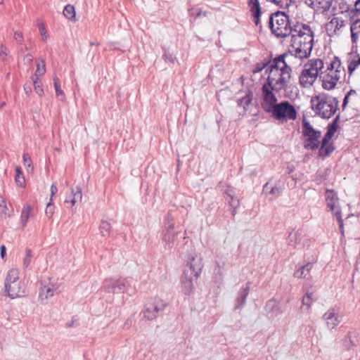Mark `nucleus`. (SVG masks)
Wrapping results in <instances>:
<instances>
[{
    "instance_id": "1",
    "label": "nucleus",
    "mask_w": 360,
    "mask_h": 360,
    "mask_svg": "<svg viewBox=\"0 0 360 360\" xmlns=\"http://www.w3.org/2000/svg\"><path fill=\"white\" fill-rule=\"evenodd\" d=\"M292 54H283L276 57L266 69V82L264 84L279 92L284 89L291 79L292 69L289 65Z\"/></svg>"
},
{
    "instance_id": "2",
    "label": "nucleus",
    "mask_w": 360,
    "mask_h": 360,
    "mask_svg": "<svg viewBox=\"0 0 360 360\" xmlns=\"http://www.w3.org/2000/svg\"><path fill=\"white\" fill-rule=\"evenodd\" d=\"M291 40L288 54L300 59L307 58L312 50L314 33L310 27L304 24H297L290 34Z\"/></svg>"
},
{
    "instance_id": "3",
    "label": "nucleus",
    "mask_w": 360,
    "mask_h": 360,
    "mask_svg": "<svg viewBox=\"0 0 360 360\" xmlns=\"http://www.w3.org/2000/svg\"><path fill=\"white\" fill-rule=\"evenodd\" d=\"M313 110L320 117L329 119L337 111L338 100L328 94H320L311 99Z\"/></svg>"
},
{
    "instance_id": "4",
    "label": "nucleus",
    "mask_w": 360,
    "mask_h": 360,
    "mask_svg": "<svg viewBox=\"0 0 360 360\" xmlns=\"http://www.w3.org/2000/svg\"><path fill=\"white\" fill-rule=\"evenodd\" d=\"M323 62L319 58L309 60L303 66L299 76V83L303 88H310L316 82L323 68Z\"/></svg>"
},
{
    "instance_id": "5",
    "label": "nucleus",
    "mask_w": 360,
    "mask_h": 360,
    "mask_svg": "<svg viewBox=\"0 0 360 360\" xmlns=\"http://www.w3.org/2000/svg\"><path fill=\"white\" fill-rule=\"evenodd\" d=\"M343 72L344 68L342 66L340 60L335 58L324 72L321 71L320 79L322 81L323 88L326 90L333 89Z\"/></svg>"
},
{
    "instance_id": "6",
    "label": "nucleus",
    "mask_w": 360,
    "mask_h": 360,
    "mask_svg": "<svg viewBox=\"0 0 360 360\" xmlns=\"http://www.w3.org/2000/svg\"><path fill=\"white\" fill-rule=\"evenodd\" d=\"M20 271L18 269H10L5 279V290L12 299L22 297L25 293V286L20 279Z\"/></svg>"
},
{
    "instance_id": "7",
    "label": "nucleus",
    "mask_w": 360,
    "mask_h": 360,
    "mask_svg": "<svg viewBox=\"0 0 360 360\" xmlns=\"http://www.w3.org/2000/svg\"><path fill=\"white\" fill-rule=\"evenodd\" d=\"M202 269V264L200 256L192 257L190 263V269L184 273L181 280L182 289L185 294H188L191 292L195 283H196L197 279L201 274Z\"/></svg>"
},
{
    "instance_id": "8",
    "label": "nucleus",
    "mask_w": 360,
    "mask_h": 360,
    "mask_svg": "<svg viewBox=\"0 0 360 360\" xmlns=\"http://www.w3.org/2000/svg\"><path fill=\"white\" fill-rule=\"evenodd\" d=\"M270 28L273 34L277 37H286L293 31L288 15L285 13L278 12L269 18Z\"/></svg>"
},
{
    "instance_id": "9",
    "label": "nucleus",
    "mask_w": 360,
    "mask_h": 360,
    "mask_svg": "<svg viewBox=\"0 0 360 360\" xmlns=\"http://www.w3.org/2000/svg\"><path fill=\"white\" fill-rule=\"evenodd\" d=\"M269 115L273 119L281 122L295 120L297 118V111L295 107L287 101L278 103Z\"/></svg>"
},
{
    "instance_id": "10",
    "label": "nucleus",
    "mask_w": 360,
    "mask_h": 360,
    "mask_svg": "<svg viewBox=\"0 0 360 360\" xmlns=\"http://www.w3.org/2000/svg\"><path fill=\"white\" fill-rule=\"evenodd\" d=\"M302 134L304 136V147L305 149L314 150L319 146L321 133L316 130L305 120L302 122Z\"/></svg>"
},
{
    "instance_id": "11",
    "label": "nucleus",
    "mask_w": 360,
    "mask_h": 360,
    "mask_svg": "<svg viewBox=\"0 0 360 360\" xmlns=\"http://www.w3.org/2000/svg\"><path fill=\"white\" fill-rule=\"evenodd\" d=\"M274 89L263 84L262 87L261 106L264 112L270 113L274 107L278 103Z\"/></svg>"
},
{
    "instance_id": "12",
    "label": "nucleus",
    "mask_w": 360,
    "mask_h": 360,
    "mask_svg": "<svg viewBox=\"0 0 360 360\" xmlns=\"http://www.w3.org/2000/svg\"><path fill=\"white\" fill-rule=\"evenodd\" d=\"M342 317L343 315L338 307H331L324 313L323 320L327 328L333 330L341 323Z\"/></svg>"
},
{
    "instance_id": "13",
    "label": "nucleus",
    "mask_w": 360,
    "mask_h": 360,
    "mask_svg": "<svg viewBox=\"0 0 360 360\" xmlns=\"http://www.w3.org/2000/svg\"><path fill=\"white\" fill-rule=\"evenodd\" d=\"M164 307L165 304L161 300L155 298L146 304L144 316L149 320H153L157 317L158 313L162 310Z\"/></svg>"
},
{
    "instance_id": "14",
    "label": "nucleus",
    "mask_w": 360,
    "mask_h": 360,
    "mask_svg": "<svg viewBox=\"0 0 360 360\" xmlns=\"http://www.w3.org/2000/svg\"><path fill=\"white\" fill-rule=\"evenodd\" d=\"M325 198L327 207L333 212L334 214L336 211L340 210L337 193L333 190H326Z\"/></svg>"
},
{
    "instance_id": "15",
    "label": "nucleus",
    "mask_w": 360,
    "mask_h": 360,
    "mask_svg": "<svg viewBox=\"0 0 360 360\" xmlns=\"http://www.w3.org/2000/svg\"><path fill=\"white\" fill-rule=\"evenodd\" d=\"M344 20L338 17L333 18L326 25V30L330 36L337 34L338 32L345 25Z\"/></svg>"
},
{
    "instance_id": "16",
    "label": "nucleus",
    "mask_w": 360,
    "mask_h": 360,
    "mask_svg": "<svg viewBox=\"0 0 360 360\" xmlns=\"http://www.w3.org/2000/svg\"><path fill=\"white\" fill-rule=\"evenodd\" d=\"M305 2L309 6L314 9L325 11L330 8L332 0H305Z\"/></svg>"
},
{
    "instance_id": "17",
    "label": "nucleus",
    "mask_w": 360,
    "mask_h": 360,
    "mask_svg": "<svg viewBox=\"0 0 360 360\" xmlns=\"http://www.w3.org/2000/svg\"><path fill=\"white\" fill-rule=\"evenodd\" d=\"M225 193L227 196L226 200L229 202L230 206L233 208L232 214L235 215L236 209L239 206V200L235 196L234 190L231 187H229L225 191Z\"/></svg>"
},
{
    "instance_id": "18",
    "label": "nucleus",
    "mask_w": 360,
    "mask_h": 360,
    "mask_svg": "<svg viewBox=\"0 0 360 360\" xmlns=\"http://www.w3.org/2000/svg\"><path fill=\"white\" fill-rule=\"evenodd\" d=\"M32 207L30 204H25L22 208L20 223L22 228H25L27 226L28 220L31 216Z\"/></svg>"
},
{
    "instance_id": "19",
    "label": "nucleus",
    "mask_w": 360,
    "mask_h": 360,
    "mask_svg": "<svg viewBox=\"0 0 360 360\" xmlns=\"http://www.w3.org/2000/svg\"><path fill=\"white\" fill-rule=\"evenodd\" d=\"M82 193L80 188H77L76 191H72V193L67 196L65 202L70 203L71 206L73 207L77 202L82 201Z\"/></svg>"
},
{
    "instance_id": "20",
    "label": "nucleus",
    "mask_w": 360,
    "mask_h": 360,
    "mask_svg": "<svg viewBox=\"0 0 360 360\" xmlns=\"http://www.w3.org/2000/svg\"><path fill=\"white\" fill-rule=\"evenodd\" d=\"M249 6L250 11L255 18V22L256 25L259 23V17L260 15V6L258 0H249Z\"/></svg>"
},
{
    "instance_id": "21",
    "label": "nucleus",
    "mask_w": 360,
    "mask_h": 360,
    "mask_svg": "<svg viewBox=\"0 0 360 360\" xmlns=\"http://www.w3.org/2000/svg\"><path fill=\"white\" fill-rule=\"evenodd\" d=\"M265 309L268 313L275 314L276 315L282 313V311L280 309L279 303L274 300H269L266 302Z\"/></svg>"
},
{
    "instance_id": "22",
    "label": "nucleus",
    "mask_w": 360,
    "mask_h": 360,
    "mask_svg": "<svg viewBox=\"0 0 360 360\" xmlns=\"http://www.w3.org/2000/svg\"><path fill=\"white\" fill-rule=\"evenodd\" d=\"M252 94L251 92H248L245 94V96H243L238 101V105L243 108V112H245L248 109L249 105L252 103Z\"/></svg>"
},
{
    "instance_id": "23",
    "label": "nucleus",
    "mask_w": 360,
    "mask_h": 360,
    "mask_svg": "<svg viewBox=\"0 0 360 360\" xmlns=\"http://www.w3.org/2000/svg\"><path fill=\"white\" fill-rule=\"evenodd\" d=\"M359 342L356 333L355 332H349L345 338V345L348 348L356 346Z\"/></svg>"
},
{
    "instance_id": "24",
    "label": "nucleus",
    "mask_w": 360,
    "mask_h": 360,
    "mask_svg": "<svg viewBox=\"0 0 360 360\" xmlns=\"http://www.w3.org/2000/svg\"><path fill=\"white\" fill-rule=\"evenodd\" d=\"M312 268V263H307L306 265L302 266L299 269L296 270L294 276L297 278H306Z\"/></svg>"
},
{
    "instance_id": "25",
    "label": "nucleus",
    "mask_w": 360,
    "mask_h": 360,
    "mask_svg": "<svg viewBox=\"0 0 360 360\" xmlns=\"http://www.w3.org/2000/svg\"><path fill=\"white\" fill-rule=\"evenodd\" d=\"M15 181L16 185L20 188L25 187V179L23 176L22 169L20 167L17 166L15 169Z\"/></svg>"
},
{
    "instance_id": "26",
    "label": "nucleus",
    "mask_w": 360,
    "mask_h": 360,
    "mask_svg": "<svg viewBox=\"0 0 360 360\" xmlns=\"http://www.w3.org/2000/svg\"><path fill=\"white\" fill-rule=\"evenodd\" d=\"M333 150L334 148L329 142L321 141V147L319 151V156L326 157L331 152H333Z\"/></svg>"
},
{
    "instance_id": "27",
    "label": "nucleus",
    "mask_w": 360,
    "mask_h": 360,
    "mask_svg": "<svg viewBox=\"0 0 360 360\" xmlns=\"http://www.w3.org/2000/svg\"><path fill=\"white\" fill-rule=\"evenodd\" d=\"M248 291H249V287L248 286H247L246 288H243L240 291V292L239 294V296L237 298L236 304V307H235L236 308H240L243 305L245 304L247 296L248 295Z\"/></svg>"
},
{
    "instance_id": "28",
    "label": "nucleus",
    "mask_w": 360,
    "mask_h": 360,
    "mask_svg": "<svg viewBox=\"0 0 360 360\" xmlns=\"http://www.w3.org/2000/svg\"><path fill=\"white\" fill-rule=\"evenodd\" d=\"M63 15L69 20L76 21V13L75 7L70 4L65 6Z\"/></svg>"
},
{
    "instance_id": "29",
    "label": "nucleus",
    "mask_w": 360,
    "mask_h": 360,
    "mask_svg": "<svg viewBox=\"0 0 360 360\" xmlns=\"http://www.w3.org/2000/svg\"><path fill=\"white\" fill-rule=\"evenodd\" d=\"M111 224L107 221H102L99 226V231L103 237H108L111 232Z\"/></svg>"
},
{
    "instance_id": "30",
    "label": "nucleus",
    "mask_w": 360,
    "mask_h": 360,
    "mask_svg": "<svg viewBox=\"0 0 360 360\" xmlns=\"http://www.w3.org/2000/svg\"><path fill=\"white\" fill-rule=\"evenodd\" d=\"M46 72V65L45 60H41L40 62L37 63V69L35 71V74L33 77L39 79V77L43 76Z\"/></svg>"
},
{
    "instance_id": "31",
    "label": "nucleus",
    "mask_w": 360,
    "mask_h": 360,
    "mask_svg": "<svg viewBox=\"0 0 360 360\" xmlns=\"http://www.w3.org/2000/svg\"><path fill=\"white\" fill-rule=\"evenodd\" d=\"M53 292L54 289L52 287L44 285L41 289L39 297L41 299H47L48 297H52L53 295Z\"/></svg>"
},
{
    "instance_id": "32",
    "label": "nucleus",
    "mask_w": 360,
    "mask_h": 360,
    "mask_svg": "<svg viewBox=\"0 0 360 360\" xmlns=\"http://www.w3.org/2000/svg\"><path fill=\"white\" fill-rule=\"evenodd\" d=\"M263 191L278 196L281 193L282 188L276 186L270 188L269 183H266L263 187Z\"/></svg>"
},
{
    "instance_id": "33",
    "label": "nucleus",
    "mask_w": 360,
    "mask_h": 360,
    "mask_svg": "<svg viewBox=\"0 0 360 360\" xmlns=\"http://www.w3.org/2000/svg\"><path fill=\"white\" fill-rule=\"evenodd\" d=\"M360 65V57L356 56L349 62L348 72L352 75L356 68Z\"/></svg>"
},
{
    "instance_id": "34",
    "label": "nucleus",
    "mask_w": 360,
    "mask_h": 360,
    "mask_svg": "<svg viewBox=\"0 0 360 360\" xmlns=\"http://www.w3.org/2000/svg\"><path fill=\"white\" fill-rule=\"evenodd\" d=\"M37 26H38L39 31L40 32V34H41L42 40L44 41H46V40L49 38V34H48V32H47V31L46 30L45 25L44 24V22H39L38 23Z\"/></svg>"
},
{
    "instance_id": "35",
    "label": "nucleus",
    "mask_w": 360,
    "mask_h": 360,
    "mask_svg": "<svg viewBox=\"0 0 360 360\" xmlns=\"http://www.w3.org/2000/svg\"><path fill=\"white\" fill-rule=\"evenodd\" d=\"M32 258V252L30 249L26 248L25 250V256L23 258L22 264L25 268H27L31 262Z\"/></svg>"
},
{
    "instance_id": "36",
    "label": "nucleus",
    "mask_w": 360,
    "mask_h": 360,
    "mask_svg": "<svg viewBox=\"0 0 360 360\" xmlns=\"http://www.w3.org/2000/svg\"><path fill=\"white\" fill-rule=\"evenodd\" d=\"M315 300L313 292H307L306 295L302 299V304L309 307L313 301Z\"/></svg>"
},
{
    "instance_id": "37",
    "label": "nucleus",
    "mask_w": 360,
    "mask_h": 360,
    "mask_svg": "<svg viewBox=\"0 0 360 360\" xmlns=\"http://www.w3.org/2000/svg\"><path fill=\"white\" fill-rule=\"evenodd\" d=\"M33 83H34V91L40 96L41 97L44 95V89L42 88V86L40 83L37 82V78L32 77Z\"/></svg>"
},
{
    "instance_id": "38",
    "label": "nucleus",
    "mask_w": 360,
    "mask_h": 360,
    "mask_svg": "<svg viewBox=\"0 0 360 360\" xmlns=\"http://www.w3.org/2000/svg\"><path fill=\"white\" fill-rule=\"evenodd\" d=\"M54 88L56 91V94L57 96H64V92L61 89L60 84L58 81V78H54Z\"/></svg>"
},
{
    "instance_id": "39",
    "label": "nucleus",
    "mask_w": 360,
    "mask_h": 360,
    "mask_svg": "<svg viewBox=\"0 0 360 360\" xmlns=\"http://www.w3.org/2000/svg\"><path fill=\"white\" fill-rule=\"evenodd\" d=\"M335 216L336 217L337 221L338 222L340 232L343 235L344 234V227H343L344 225H343V220L342 219L340 210L336 211L335 213Z\"/></svg>"
},
{
    "instance_id": "40",
    "label": "nucleus",
    "mask_w": 360,
    "mask_h": 360,
    "mask_svg": "<svg viewBox=\"0 0 360 360\" xmlns=\"http://www.w3.org/2000/svg\"><path fill=\"white\" fill-rule=\"evenodd\" d=\"M22 160H23L24 165L27 168H31V170H32L33 169V167L32 166V161L27 153L23 154Z\"/></svg>"
},
{
    "instance_id": "41",
    "label": "nucleus",
    "mask_w": 360,
    "mask_h": 360,
    "mask_svg": "<svg viewBox=\"0 0 360 360\" xmlns=\"http://www.w3.org/2000/svg\"><path fill=\"white\" fill-rule=\"evenodd\" d=\"M54 206L52 203V202L49 201V202L47 204L45 213L48 216L49 218H51L54 213Z\"/></svg>"
},
{
    "instance_id": "42",
    "label": "nucleus",
    "mask_w": 360,
    "mask_h": 360,
    "mask_svg": "<svg viewBox=\"0 0 360 360\" xmlns=\"http://www.w3.org/2000/svg\"><path fill=\"white\" fill-rule=\"evenodd\" d=\"M356 92L355 90L351 89L345 96L343 100L342 106L345 107L347 103H348L349 98L350 97H356Z\"/></svg>"
},
{
    "instance_id": "43",
    "label": "nucleus",
    "mask_w": 360,
    "mask_h": 360,
    "mask_svg": "<svg viewBox=\"0 0 360 360\" xmlns=\"http://www.w3.org/2000/svg\"><path fill=\"white\" fill-rule=\"evenodd\" d=\"M8 53L9 51L8 48L6 46L1 44L0 46V58L4 60L6 59Z\"/></svg>"
},
{
    "instance_id": "44",
    "label": "nucleus",
    "mask_w": 360,
    "mask_h": 360,
    "mask_svg": "<svg viewBox=\"0 0 360 360\" xmlns=\"http://www.w3.org/2000/svg\"><path fill=\"white\" fill-rule=\"evenodd\" d=\"M13 39L17 43L20 44H21L24 41L22 33L19 31H16L14 32Z\"/></svg>"
},
{
    "instance_id": "45",
    "label": "nucleus",
    "mask_w": 360,
    "mask_h": 360,
    "mask_svg": "<svg viewBox=\"0 0 360 360\" xmlns=\"http://www.w3.org/2000/svg\"><path fill=\"white\" fill-rule=\"evenodd\" d=\"M351 32H355L360 34V20L354 22L350 27Z\"/></svg>"
},
{
    "instance_id": "46",
    "label": "nucleus",
    "mask_w": 360,
    "mask_h": 360,
    "mask_svg": "<svg viewBox=\"0 0 360 360\" xmlns=\"http://www.w3.org/2000/svg\"><path fill=\"white\" fill-rule=\"evenodd\" d=\"M300 234L298 233V231L290 233L289 235L290 243H292L293 240H295V243L300 242Z\"/></svg>"
},
{
    "instance_id": "47",
    "label": "nucleus",
    "mask_w": 360,
    "mask_h": 360,
    "mask_svg": "<svg viewBox=\"0 0 360 360\" xmlns=\"http://www.w3.org/2000/svg\"><path fill=\"white\" fill-rule=\"evenodd\" d=\"M269 66V65L266 64H257L253 70V73H259L262 72L264 69H266V68Z\"/></svg>"
},
{
    "instance_id": "48",
    "label": "nucleus",
    "mask_w": 360,
    "mask_h": 360,
    "mask_svg": "<svg viewBox=\"0 0 360 360\" xmlns=\"http://www.w3.org/2000/svg\"><path fill=\"white\" fill-rule=\"evenodd\" d=\"M333 133L334 130L329 129L326 134H325L324 137L323 138L322 141L329 142L333 135Z\"/></svg>"
},
{
    "instance_id": "49",
    "label": "nucleus",
    "mask_w": 360,
    "mask_h": 360,
    "mask_svg": "<svg viewBox=\"0 0 360 360\" xmlns=\"http://www.w3.org/2000/svg\"><path fill=\"white\" fill-rule=\"evenodd\" d=\"M58 192V188L56 184H53L51 186V198L50 201H53V197L56 195V193Z\"/></svg>"
},
{
    "instance_id": "50",
    "label": "nucleus",
    "mask_w": 360,
    "mask_h": 360,
    "mask_svg": "<svg viewBox=\"0 0 360 360\" xmlns=\"http://www.w3.org/2000/svg\"><path fill=\"white\" fill-rule=\"evenodd\" d=\"M6 246L4 245H2L1 246V257L3 260H6Z\"/></svg>"
},
{
    "instance_id": "51",
    "label": "nucleus",
    "mask_w": 360,
    "mask_h": 360,
    "mask_svg": "<svg viewBox=\"0 0 360 360\" xmlns=\"http://www.w3.org/2000/svg\"><path fill=\"white\" fill-rule=\"evenodd\" d=\"M359 34H358L357 32H351V38H352V41L353 44L356 43V41L359 39Z\"/></svg>"
},
{
    "instance_id": "52",
    "label": "nucleus",
    "mask_w": 360,
    "mask_h": 360,
    "mask_svg": "<svg viewBox=\"0 0 360 360\" xmlns=\"http://www.w3.org/2000/svg\"><path fill=\"white\" fill-rule=\"evenodd\" d=\"M0 207H1L4 210L7 209L6 200H4V198H1V197H0Z\"/></svg>"
},
{
    "instance_id": "53",
    "label": "nucleus",
    "mask_w": 360,
    "mask_h": 360,
    "mask_svg": "<svg viewBox=\"0 0 360 360\" xmlns=\"http://www.w3.org/2000/svg\"><path fill=\"white\" fill-rule=\"evenodd\" d=\"M354 7L356 12L360 13V0H357L355 2Z\"/></svg>"
},
{
    "instance_id": "54",
    "label": "nucleus",
    "mask_w": 360,
    "mask_h": 360,
    "mask_svg": "<svg viewBox=\"0 0 360 360\" xmlns=\"http://www.w3.org/2000/svg\"><path fill=\"white\" fill-rule=\"evenodd\" d=\"M267 1L274 3L277 6H282L284 0H267Z\"/></svg>"
},
{
    "instance_id": "55",
    "label": "nucleus",
    "mask_w": 360,
    "mask_h": 360,
    "mask_svg": "<svg viewBox=\"0 0 360 360\" xmlns=\"http://www.w3.org/2000/svg\"><path fill=\"white\" fill-rule=\"evenodd\" d=\"M24 60L28 63H31L32 61V56L30 54H27L25 56Z\"/></svg>"
},
{
    "instance_id": "56",
    "label": "nucleus",
    "mask_w": 360,
    "mask_h": 360,
    "mask_svg": "<svg viewBox=\"0 0 360 360\" xmlns=\"http://www.w3.org/2000/svg\"><path fill=\"white\" fill-rule=\"evenodd\" d=\"M5 105H6V103H5V102H2V103L0 104V108H4Z\"/></svg>"
},
{
    "instance_id": "57",
    "label": "nucleus",
    "mask_w": 360,
    "mask_h": 360,
    "mask_svg": "<svg viewBox=\"0 0 360 360\" xmlns=\"http://www.w3.org/2000/svg\"><path fill=\"white\" fill-rule=\"evenodd\" d=\"M28 91H29V92H30V91H31V89H30V88H29V89H27L26 93H28Z\"/></svg>"
},
{
    "instance_id": "58",
    "label": "nucleus",
    "mask_w": 360,
    "mask_h": 360,
    "mask_svg": "<svg viewBox=\"0 0 360 360\" xmlns=\"http://www.w3.org/2000/svg\"><path fill=\"white\" fill-rule=\"evenodd\" d=\"M28 91H29V92H30V91H31V89H30V88H29V89H27L26 93H28Z\"/></svg>"
},
{
    "instance_id": "59",
    "label": "nucleus",
    "mask_w": 360,
    "mask_h": 360,
    "mask_svg": "<svg viewBox=\"0 0 360 360\" xmlns=\"http://www.w3.org/2000/svg\"><path fill=\"white\" fill-rule=\"evenodd\" d=\"M28 91H29V92H30V91H31V89H30V88H29V89H27L26 93H28Z\"/></svg>"
},
{
    "instance_id": "60",
    "label": "nucleus",
    "mask_w": 360,
    "mask_h": 360,
    "mask_svg": "<svg viewBox=\"0 0 360 360\" xmlns=\"http://www.w3.org/2000/svg\"><path fill=\"white\" fill-rule=\"evenodd\" d=\"M4 3V0H0V5Z\"/></svg>"
},
{
    "instance_id": "61",
    "label": "nucleus",
    "mask_w": 360,
    "mask_h": 360,
    "mask_svg": "<svg viewBox=\"0 0 360 360\" xmlns=\"http://www.w3.org/2000/svg\"><path fill=\"white\" fill-rule=\"evenodd\" d=\"M120 290H122L121 285H119Z\"/></svg>"
}]
</instances>
